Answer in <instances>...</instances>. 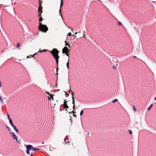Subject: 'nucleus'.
Returning a JSON list of instances; mask_svg holds the SVG:
<instances>
[{
	"label": "nucleus",
	"mask_w": 156,
	"mask_h": 156,
	"mask_svg": "<svg viewBox=\"0 0 156 156\" xmlns=\"http://www.w3.org/2000/svg\"><path fill=\"white\" fill-rule=\"evenodd\" d=\"M66 66L67 69H69V59H68V62L66 63Z\"/></svg>",
	"instance_id": "dca6fc26"
},
{
	"label": "nucleus",
	"mask_w": 156,
	"mask_h": 156,
	"mask_svg": "<svg viewBox=\"0 0 156 156\" xmlns=\"http://www.w3.org/2000/svg\"><path fill=\"white\" fill-rule=\"evenodd\" d=\"M73 116L75 117H76V115H75L74 114L73 115Z\"/></svg>",
	"instance_id": "37998d69"
},
{
	"label": "nucleus",
	"mask_w": 156,
	"mask_h": 156,
	"mask_svg": "<svg viewBox=\"0 0 156 156\" xmlns=\"http://www.w3.org/2000/svg\"><path fill=\"white\" fill-rule=\"evenodd\" d=\"M68 35L69 36H71V33H69L68 34Z\"/></svg>",
	"instance_id": "e433bc0d"
},
{
	"label": "nucleus",
	"mask_w": 156,
	"mask_h": 156,
	"mask_svg": "<svg viewBox=\"0 0 156 156\" xmlns=\"http://www.w3.org/2000/svg\"><path fill=\"white\" fill-rule=\"evenodd\" d=\"M117 63H115V64L113 66V69H115L116 68V67L117 66Z\"/></svg>",
	"instance_id": "ddd939ff"
},
{
	"label": "nucleus",
	"mask_w": 156,
	"mask_h": 156,
	"mask_svg": "<svg viewBox=\"0 0 156 156\" xmlns=\"http://www.w3.org/2000/svg\"><path fill=\"white\" fill-rule=\"evenodd\" d=\"M48 51L47 50L44 49V50H42L41 51H38V52L42 53V52H46V51Z\"/></svg>",
	"instance_id": "f8f14e48"
},
{
	"label": "nucleus",
	"mask_w": 156,
	"mask_h": 156,
	"mask_svg": "<svg viewBox=\"0 0 156 156\" xmlns=\"http://www.w3.org/2000/svg\"><path fill=\"white\" fill-rule=\"evenodd\" d=\"M9 120V122L11 126L14 125L12 122V120L11 119H10Z\"/></svg>",
	"instance_id": "9d476101"
},
{
	"label": "nucleus",
	"mask_w": 156,
	"mask_h": 156,
	"mask_svg": "<svg viewBox=\"0 0 156 156\" xmlns=\"http://www.w3.org/2000/svg\"><path fill=\"white\" fill-rule=\"evenodd\" d=\"M153 104H151L149 106V107L147 108V110L148 111H150V109H151V107H152Z\"/></svg>",
	"instance_id": "4468645a"
},
{
	"label": "nucleus",
	"mask_w": 156,
	"mask_h": 156,
	"mask_svg": "<svg viewBox=\"0 0 156 156\" xmlns=\"http://www.w3.org/2000/svg\"><path fill=\"white\" fill-rule=\"evenodd\" d=\"M133 58H136V56H133Z\"/></svg>",
	"instance_id": "49530a36"
},
{
	"label": "nucleus",
	"mask_w": 156,
	"mask_h": 156,
	"mask_svg": "<svg viewBox=\"0 0 156 156\" xmlns=\"http://www.w3.org/2000/svg\"><path fill=\"white\" fill-rule=\"evenodd\" d=\"M29 146L30 149H31V150H33V151H35L39 150V148L34 147L32 145H29Z\"/></svg>",
	"instance_id": "0eeeda50"
},
{
	"label": "nucleus",
	"mask_w": 156,
	"mask_h": 156,
	"mask_svg": "<svg viewBox=\"0 0 156 156\" xmlns=\"http://www.w3.org/2000/svg\"><path fill=\"white\" fill-rule=\"evenodd\" d=\"M74 94V92H73L71 93V95L72 96H73Z\"/></svg>",
	"instance_id": "4c0bfd02"
},
{
	"label": "nucleus",
	"mask_w": 156,
	"mask_h": 156,
	"mask_svg": "<svg viewBox=\"0 0 156 156\" xmlns=\"http://www.w3.org/2000/svg\"><path fill=\"white\" fill-rule=\"evenodd\" d=\"M35 56V55H34L33 56H32V57H33V56Z\"/></svg>",
	"instance_id": "052dcab7"
},
{
	"label": "nucleus",
	"mask_w": 156,
	"mask_h": 156,
	"mask_svg": "<svg viewBox=\"0 0 156 156\" xmlns=\"http://www.w3.org/2000/svg\"><path fill=\"white\" fill-rule=\"evenodd\" d=\"M67 101H66V100H65L64 101V104L63 105H65V104H66V103L67 102Z\"/></svg>",
	"instance_id": "2f4dec72"
},
{
	"label": "nucleus",
	"mask_w": 156,
	"mask_h": 156,
	"mask_svg": "<svg viewBox=\"0 0 156 156\" xmlns=\"http://www.w3.org/2000/svg\"><path fill=\"white\" fill-rule=\"evenodd\" d=\"M63 0H61V3H60V8H61V7L63 5Z\"/></svg>",
	"instance_id": "2eb2a0df"
},
{
	"label": "nucleus",
	"mask_w": 156,
	"mask_h": 156,
	"mask_svg": "<svg viewBox=\"0 0 156 156\" xmlns=\"http://www.w3.org/2000/svg\"><path fill=\"white\" fill-rule=\"evenodd\" d=\"M58 68L57 67V69H56V74L57 75H58Z\"/></svg>",
	"instance_id": "f704fd0d"
},
{
	"label": "nucleus",
	"mask_w": 156,
	"mask_h": 156,
	"mask_svg": "<svg viewBox=\"0 0 156 156\" xmlns=\"http://www.w3.org/2000/svg\"><path fill=\"white\" fill-rule=\"evenodd\" d=\"M77 33H81V32L80 31L79 32H78Z\"/></svg>",
	"instance_id": "603ef678"
},
{
	"label": "nucleus",
	"mask_w": 156,
	"mask_h": 156,
	"mask_svg": "<svg viewBox=\"0 0 156 156\" xmlns=\"http://www.w3.org/2000/svg\"><path fill=\"white\" fill-rule=\"evenodd\" d=\"M71 31H73V30H72V29H71Z\"/></svg>",
	"instance_id": "680f3d73"
},
{
	"label": "nucleus",
	"mask_w": 156,
	"mask_h": 156,
	"mask_svg": "<svg viewBox=\"0 0 156 156\" xmlns=\"http://www.w3.org/2000/svg\"><path fill=\"white\" fill-rule=\"evenodd\" d=\"M78 33L77 32H76L75 33V34H77Z\"/></svg>",
	"instance_id": "864d4df0"
},
{
	"label": "nucleus",
	"mask_w": 156,
	"mask_h": 156,
	"mask_svg": "<svg viewBox=\"0 0 156 156\" xmlns=\"http://www.w3.org/2000/svg\"><path fill=\"white\" fill-rule=\"evenodd\" d=\"M154 100H156V97L154 98Z\"/></svg>",
	"instance_id": "5fc2aeb1"
},
{
	"label": "nucleus",
	"mask_w": 156,
	"mask_h": 156,
	"mask_svg": "<svg viewBox=\"0 0 156 156\" xmlns=\"http://www.w3.org/2000/svg\"><path fill=\"white\" fill-rule=\"evenodd\" d=\"M12 126L14 130H16L17 129L16 127V126H15L14 125Z\"/></svg>",
	"instance_id": "393cba45"
},
{
	"label": "nucleus",
	"mask_w": 156,
	"mask_h": 156,
	"mask_svg": "<svg viewBox=\"0 0 156 156\" xmlns=\"http://www.w3.org/2000/svg\"><path fill=\"white\" fill-rule=\"evenodd\" d=\"M68 47L69 48H70V45H69L68 46Z\"/></svg>",
	"instance_id": "3c124183"
},
{
	"label": "nucleus",
	"mask_w": 156,
	"mask_h": 156,
	"mask_svg": "<svg viewBox=\"0 0 156 156\" xmlns=\"http://www.w3.org/2000/svg\"><path fill=\"white\" fill-rule=\"evenodd\" d=\"M30 156H33V154L32 153L31 154Z\"/></svg>",
	"instance_id": "09e8293b"
},
{
	"label": "nucleus",
	"mask_w": 156,
	"mask_h": 156,
	"mask_svg": "<svg viewBox=\"0 0 156 156\" xmlns=\"http://www.w3.org/2000/svg\"><path fill=\"white\" fill-rule=\"evenodd\" d=\"M65 140H65V143H66V144H67V143H69V142H70V141H68L66 142V141H65Z\"/></svg>",
	"instance_id": "a19ab883"
},
{
	"label": "nucleus",
	"mask_w": 156,
	"mask_h": 156,
	"mask_svg": "<svg viewBox=\"0 0 156 156\" xmlns=\"http://www.w3.org/2000/svg\"><path fill=\"white\" fill-rule=\"evenodd\" d=\"M72 113L71 112H69V114H71Z\"/></svg>",
	"instance_id": "6e6d98bb"
},
{
	"label": "nucleus",
	"mask_w": 156,
	"mask_h": 156,
	"mask_svg": "<svg viewBox=\"0 0 156 156\" xmlns=\"http://www.w3.org/2000/svg\"><path fill=\"white\" fill-rule=\"evenodd\" d=\"M68 52H66V53H65L66 55L67 56H68V58H69V54H68Z\"/></svg>",
	"instance_id": "72a5a7b5"
},
{
	"label": "nucleus",
	"mask_w": 156,
	"mask_h": 156,
	"mask_svg": "<svg viewBox=\"0 0 156 156\" xmlns=\"http://www.w3.org/2000/svg\"><path fill=\"white\" fill-rule=\"evenodd\" d=\"M118 99H114L113 100V101H112V102L113 103H115V102L117 101H118Z\"/></svg>",
	"instance_id": "412c9836"
},
{
	"label": "nucleus",
	"mask_w": 156,
	"mask_h": 156,
	"mask_svg": "<svg viewBox=\"0 0 156 156\" xmlns=\"http://www.w3.org/2000/svg\"><path fill=\"white\" fill-rule=\"evenodd\" d=\"M26 153L27 154H30V151L31 150L29 145H27L26 146Z\"/></svg>",
	"instance_id": "39448f33"
},
{
	"label": "nucleus",
	"mask_w": 156,
	"mask_h": 156,
	"mask_svg": "<svg viewBox=\"0 0 156 156\" xmlns=\"http://www.w3.org/2000/svg\"><path fill=\"white\" fill-rule=\"evenodd\" d=\"M64 108H66L65 109L66 111H67V109L69 108V106H67V104L63 105Z\"/></svg>",
	"instance_id": "1a4fd4ad"
},
{
	"label": "nucleus",
	"mask_w": 156,
	"mask_h": 156,
	"mask_svg": "<svg viewBox=\"0 0 156 156\" xmlns=\"http://www.w3.org/2000/svg\"><path fill=\"white\" fill-rule=\"evenodd\" d=\"M20 47V44L19 43H18L16 46V48H19Z\"/></svg>",
	"instance_id": "4be33fe9"
},
{
	"label": "nucleus",
	"mask_w": 156,
	"mask_h": 156,
	"mask_svg": "<svg viewBox=\"0 0 156 156\" xmlns=\"http://www.w3.org/2000/svg\"><path fill=\"white\" fill-rule=\"evenodd\" d=\"M155 18L156 19V13L155 14Z\"/></svg>",
	"instance_id": "8fccbe9b"
},
{
	"label": "nucleus",
	"mask_w": 156,
	"mask_h": 156,
	"mask_svg": "<svg viewBox=\"0 0 156 156\" xmlns=\"http://www.w3.org/2000/svg\"><path fill=\"white\" fill-rule=\"evenodd\" d=\"M75 105H74L73 106V110H75Z\"/></svg>",
	"instance_id": "58836bf2"
},
{
	"label": "nucleus",
	"mask_w": 156,
	"mask_h": 156,
	"mask_svg": "<svg viewBox=\"0 0 156 156\" xmlns=\"http://www.w3.org/2000/svg\"><path fill=\"white\" fill-rule=\"evenodd\" d=\"M133 110L135 111H136V109H135V107H134L133 106Z\"/></svg>",
	"instance_id": "c03bdc74"
},
{
	"label": "nucleus",
	"mask_w": 156,
	"mask_h": 156,
	"mask_svg": "<svg viewBox=\"0 0 156 156\" xmlns=\"http://www.w3.org/2000/svg\"><path fill=\"white\" fill-rule=\"evenodd\" d=\"M38 53V52L35 53V54H34V55H36L37 54V53Z\"/></svg>",
	"instance_id": "de8ad7c7"
},
{
	"label": "nucleus",
	"mask_w": 156,
	"mask_h": 156,
	"mask_svg": "<svg viewBox=\"0 0 156 156\" xmlns=\"http://www.w3.org/2000/svg\"><path fill=\"white\" fill-rule=\"evenodd\" d=\"M46 93H47L49 95H50V96H48V99L49 100H51V98H52V100H53V98L52 97V96L51 95V94H49L47 92H46Z\"/></svg>",
	"instance_id": "6e6552de"
},
{
	"label": "nucleus",
	"mask_w": 156,
	"mask_h": 156,
	"mask_svg": "<svg viewBox=\"0 0 156 156\" xmlns=\"http://www.w3.org/2000/svg\"><path fill=\"white\" fill-rule=\"evenodd\" d=\"M83 110H81V111H80V116H81L83 114Z\"/></svg>",
	"instance_id": "5701e85b"
},
{
	"label": "nucleus",
	"mask_w": 156,
	"mask_h": 156,
	"mask_svg": "<svg viewBox=\"0 0 156 156\" xmlns=\"http://www.w3.org/2000/svg\"><path fill=\"white\" fill-rule=\"evenodd\" d=\"M7 116L8 120H9L10 119H11L9 117V116L8 114H7Z\"/></svg>",
	"instance_id": "c85d7f7f"
},
{
	"label": "nucleus",
	"mask_w": 156,
	"mask_h": 156,
	"mask_svg": "<svg viewBox=\"0 0 156 156\" xmlns=\"http://www.w3.org/2000/svg\"><path fill=\"white\" fill-rule=\"evenodd\" d=\"M69 50L68 49L67 47H65L62 49V54H64L66 53V52H69Z\"/></svg>",
	"instance_id": "20e7f679"
},
{
	"label": "nucleus",
	"mask_w": 156,
	"mask_h": 156,
	"mask_svg": "<svg viewBox=\"0 0 156 156\" xmlns=\"http://www.w3.org/2000/svg\"><path fill=\"white\" fill-rule=\"evenodd\" d=\"M113 61L115 63H117L118 60L117 59H116L115 58H113L112 59Z\"/></svg>",
	"instance_id": "9b49d317"
},
{
	"label": "nucleus",
	"mask_w": 156,
	"mask_h": 156,
	"mask_svg": "<svg viewBox=\"0 0 156 156\" xmlns=\"http://www.w3.org/2000/svg\"><path fill=\"white\" fill-rule=\"evenodd\" d=\"M72 104L73 105H75L74 100H73V101Z\"/></svg>",
	"instance_id": "c9c22d12"
},
{
	"label": "nucleus",
	"mask_w": 156,
	"mask_h": 156,
	"mask_svg": "<svg viewBox=\"0 0 156 156\" xmlns=\"http://www.w3.org/2000/svg\"><path fill=\"white\" fill-rule=\"evenodd\" d=\"M44 144V142H42V144Z\"/></svg>",
	"instance_id": "4d7b16f0"
},
{
	"label": "nucleus",
	"mask_w": 156,
	"mask_h": 156,
	"mask_svg": "<svg viewBox=\"0 0 156 156\" xmlns=\"http://www.w3.org/2000/svg\"><path fill=\"white\" fill-rule=\"evenodd\" d=\"M54 58H55L56 60V64L57 65V66L58 67V59L59 58V56H58V55H57L56 56H54Z\"/></svg>",
	"instance_id": "423d86ee"
},
{
	"label": "nucleus",
	"mask_w": 156,
	"mask_h": 156,
	"mask_svg": "<svg viewBox=\"0 0 156 156\" xmlns=\"http://www.w3.org/2000/svg\"><path fill=\"white\" fill-rule=\"evenodd\" d=\"M50 51L53 57L54 56H55L57 55H58L59 52L56 49H53L51 51Z\"/></svg>",
	"instance_id": "7ed1b4c3"
},
{
	"label": "nucleus",
	"mask_w": 156,
	"mask_h": 156,
	"mask_svg": "<svg viewBox=\"0 0 156 156\" xmlns=\"http://www.w3.org/2000/svg\"><path fill=\"white\" fill-rule=\"evenodd\" d=\"M5 127H6V129H8L9 132H10L11 131V129H10L9 128V127H8V126H5Z\"/></svg>",
	"instance_id": "a211bd4d"
},
{
	"label": "nucleus",
	"mask_w": 156,
	"mask_h": 156,
	"mask_svg": "<svg viewBox=\"0 0 156 156\" xmlns=\"http://www.w3.org/2000/svg\"><path fill=\"white\" fill-rule=\"evenodd\" d=\"M87 135H89V133H87Z\"/></svg>",
	"instance_id": "bf43d9fd"
},
{
	"label": "nucleus",
	"mask_w": 156,
	"mask_h": 156,
	"mask_svg": "<svg viewBox=\"0 0 156 156\" xmlns=\"http://www.w3.org/2000/svg\"><path fill=\"white\" fill-rule=\"evenodd\" d=\"M13 12H14V13H15V12L14 10H13Z\"/></svg>",
	"instance_id": "13d9d810"
},
{
	"label": "nucleus",
	"mask_w": 156,
	"mask_h": 156,
	"mask_svg": "<svg viewBox=\"0 0 156 156\" xmlns=\"http://www.w3.org/2000/svg\"><path fill=\"white\" fill-rule=\"evenodd\" d=\"M155 2V3H156V2Z\"/></svg>",
	"instance_id": "e2e57ef3"
},
{
	"label": "nucleus",
	"mask_w": 156,
	"mask_h": 156,
	"mask_svg": "<svg viewBox=\"0 0 156 156\" xmlns=\"http://www.w3.org/2000/svg\"><path fill=\"white\" fill-rule=\"evenodd\" d=\"M42 20H43V19L42 18H41V17L39 19V22H41Z\"/></svg>",
	"instance_id": "c756f323"
},
{
	"label": "nucleus",
	"mask_w": 156,
	"mask_h": 156,
	"mask_svg": "<svg viewBox=\"0 0 156 156\" xmlns=\"http://www.w3.org/2000/svg\"><path fill=\"white\" fill-rule=\"evenodd\" d=\"M72 99L73 101V100H74V98L73 96L72 97Z\"/></svg>",
	"instance_id": "79ce46f5"
},
{
	"label": "nucleus",
	"mask_w": 156,
	"mask_h": 156,
	"mask_svg": "<svg viewBox=\"0 0 156 156\" xmlns=\"http://www.w3.org/2000/svg\"><path fill=\"white\" fill-rule=\"evenodd\" d=\"M65 46H68L69 45L66 42V41H65Z\"/></svg>",
	"instance_id": "7c9ffc66"
},
{
	"label": "nucleus",
	"mask_w": 156,
	"mask_h": 156,
	"mask_svg": "<svg viewBox=\"0 0 156 156\" xmlns=\"http://www.w3.org/2000/svg\"><path fill=\"white\" fill-rule=\"evenodd\" d=\"M38 12L39 14V15L38 16H39L41 15V14L42 12V11H40V10H38Z\"/></svg>",
	"instance_id": "f3484780"
},
{
	"label": "nucleus",
	"mask_w": 156,
	"mask_h": 156,
	"mask_svg": "<svg viewBox=\"0 0 156 156\" xmlns=\"http://www.w3.org/2000/svg\"><path fill=\"white\" fill-rule=\"evenodd\" d=\"M59 15H60L61 16V18L62 19V15L61 14V8H60V9L59 10Z\"/></svg>",
	"instance_id": "6ab92c4d"
},
{
	"label": "nucleus",
	"mask_w": 156,
	"mask_h": 156,
	"mask_svg": "<svg viewBox=\"0 0 156 156\" xmlns=\"http://www.w3.org/2000/svg\"><path fill=\"white\" fill-rule=\"evenodd\" d=\"M15 131L18 134L19 133V131H18V129H16V130H15Z\"/></svg>",
	"instance_id": "cd10ccee"
},
{
	"label": "nucleus",
	"mask_w": 156,
	"mask_h": 156,
	"mask_svg": "<svg viewBox=\"0 0 156 156\" xmlns=\"http://www.w3.org/2000/svg\"><path fill=\"white\" fill-rule=\"evenodd\" d=\"M0 101L2 103L3 102V99L2 98L1 96H0Z\"/></svg>",
	"instance_id": "aec40b11"
},
{
	"label": "nucleus",
	"mask_w": 156,
	"mask_h": 156,
	"mask_svg": "<svg viewBox=\"0 0 156 156\" xmlns=\"http://www.w3.org/2000/svg\"><path fill=\"white\" fill-rule=\"evenodd\" d=\"M122 24L120 22H118V25H122Z\"/></svg>",
	"instance_id": "bb28decb"
},
{
	"label": "nucleus",
	"mask_w": 156,
	"mask_h": 156,
	"mask_svg": "<svg viewBox=\"0 0 156 156\" xmlns=\"http://www.w3.org/2000/svg\"><path fill=\"white\" fill-rule=\"evenodd\" d=\"M128 132H129V134L130 135L132 134V131L131 130H128Z\"/></svg>",
	"instance_id": "a878e982"
},
{
	"label": "nucleus",
	"mask_w": 156,
	"mask_h": 156,
	"mask_svg": "<svg viewBox=\"0 0 156 156\" xmlns=\"http://www.w3.org/2000/svg\"><path fill=\"white\" fill-rule=\"evenodd\" d=\"M39 26L38 27L39 30L42 32L46 33L48 30L46 26L42 24L41 23H39Z\"/></svg>",
	"instance_id": "f257e3e1"
},
{
	"label": "nucleus",
	"mask_w": 156,
	"mask_h": 156,
	"mask_svg": "<svg viewBox=\"0 0 156 156\" xmlns=\"http://www.w3.org/2000/svg\"><path fill=\"white\" fill-rule=\"evenodd\" d=\"M12 126L14 130H16L17 129L16 127V126H15L14 125Z\"/></svg>",
	"instance_id": "b1692460"
},
{
	"label": "nucleus",
	"mask_w": 156,
	"mask_h": 156,
	"mask_svg": "<svg viewBox=\"0 0 156 156\" xmlns=\"http://www.w3.org/2000/svg\"><path fill=\"white\" fill-rule=\"evenodd\" d=\"M10 134L11 135L13 139L15 140L16 142L18 143L19 144H20L21 141L20 140H18L17 136L15 134L14 132H11L10 133Z\"/></svg>",
	"instance_id": "f03ea898"
},
{
	"label": "nucleus",
	"mask_w": 156,
	"mask_h": 156,
	"mask_svg": "<svg viewBox=\"0 0 156 156\" xmlns=\"http://www.w3.org/2000/svg\"><path fill=\"white\" fill-rule=\"evenodd\" d=\"M42 7H39V8H38V10H42Z\"/></svg>",
	"instance_id": "473e14b6"
},
{
	"label": "nucleus",
	"mask_w": 156,
	"mask_h": 156,
	"mask_svg": "<svg viewBox=\"0 0 156 156\" xmlns=\"http://www.w3.org/2000/svg\"><path fill=\"white\" fill-rule=\"evenodd\" d=\"M72 113H73V114H74L75 113H76V112H74V111H73V112H72Z\"/></svg>",
	"instance_id": "ea45409f"
},
{
	"label": "nucleus",
	"mask_w": 156,
	"mask_h": 156,
	"mask_svg": "<svg viewBox=\"0 0 156 156\" xmlns=\"http://www.w3.org/2000/svg\"><path fill=\"white\" fill-rule=\"evenodd\" d=\"M2 87V84H1V82L0 81V87Z\"/></svg>",
	"instance_id": "a18cd8bd"
}]
</instances>
